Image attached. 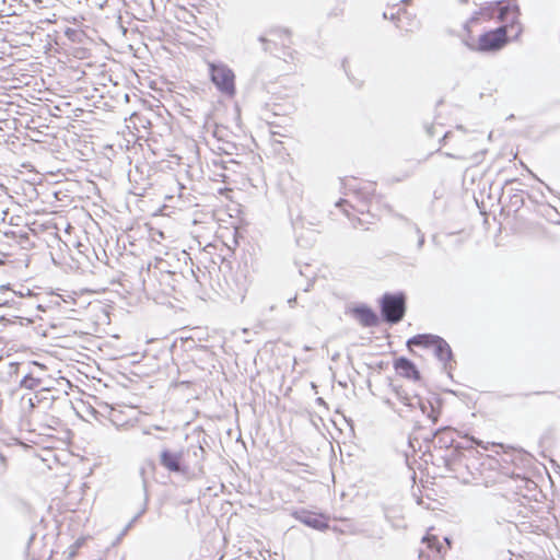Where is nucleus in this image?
Masks as SVG:
<instances>
[{
    "label": "nucleus",
    "mask_w": 560,
    "mask_h": 560,
    "mask_svg": "<svg viewBox=\"0 0 560 560\" xmlns=\"http://www.w3.org/2000/svg\"><path fill=\"white\" fill-rule=\"evenodd\" d=\"M35 398H37V396H35V397H28V398H27V400H26V401H27V405H28L30 409L35 408V406H36Z\"/></svg>",
    "instance_id": "nucleus-19"
},
{
    "label": "nucleus",
    "mask_w": 560,
    "mask_h": 560,
    "mask_svg": "<svg viewBox=\"0 0 560 560\" xmlns=\"http://www.w3.org/2000/svg\"><path fill=\"white\" fill-rule=\"evenodd\" d=\"M395 370L397 373L404 377L418 381L420 378V373L412 361L407 358L400 357L396 359L394 363Z\"/></svg>",
    "instance_id": "nucleus-6"
},
{
    "label": "nucleus",
    "mask_w": 560,
    "mask_h": 560,
    "mask_svg": "<svg viewBox=\"0 0 560 560\" xmlns=\"http://www.w3.org/2000/svg\"><path fill=\"white\" fill-rule=\"evenodd\" d=\"M288 303H289V305H290L291 307H293V306H294V304L296 303V296H294V298H292V299H289V300H288Z\"/></svg>",
    "instance_id": "nucleus-20"
},
{
    "label": "nucleus",
    "mask_w": 560,
    "mask_h": 560,
    "mask_svg": "<svg viewBox=\"0 0 560 560\" xmlns=\"http://www.w3.org/2000/svg\"><path fill=\"white\" fill-rule=\"evenodd\" d=\"M9 288L7 285H1V290H8Z\"/></svg>",
    "instance_id": "nucleus-28"
},
{
    "label": "nucleus",
    "mask_w": 560,
    "mask_h": 560,
    "mask_svg": "<svg viewBox=\"0 0 560 560\" xmlns=\"http://www.w3.org/2000/svg\"><path fill=\"white\" fill-rule=\"evenodd\" d=\"M433 349L435 357L444 363V369L447 370L450 368L448 363L453 359V352L450 345L439 336L436 341L433 343Z\"/></svg>",
    "instance_id": "nucleus-8"
},
{
    "label": "nucleus",
    "mask_w": 560,
    "mask_h": 560,
    "mask_svg": "<svg viewBox=\"0 0 560 560\" xmlns=\"http://www.w3.org/2000/svg\"><path fill=\"white\" fill-rule=\"evenodd\" d=\"M438 337L439 336L430 334L416 335L407 341V346L409 348L412 346L424 348L433 347V343L436 341Z\"/></svg>",
    "instance_id": "nucleus-10"
},
{
    "label": "nucleus",
    "mask_w": 560,
    "mask_h": 560,
    "mask_svg": "<svg viewBox=\"0 0 560 560\" xmlns=\"http://www.w3.org/2000/svg\"><path fill=\"white\" fill-rule=\"evenodd\" d=\"M176 277H178V275H177V273L166 271V272H163V273H162V281L167 282V284H168L172 289H174V288H175V285H174V283H173V282H175V281H176V279H175Z\"/></svg>",
    "instance_id": "nucleus-17"
},
{
    "label": "nucleus",
    "mask_w": 560,
    "mask_h": 560,
    "mask_svg": "<svg viewBox=\"0 0 560 560\" xmlns=\"http://www.w3.org/2000/svg\"><path fill=\"white\" fill-rule=\"evenodd\" d=\"M34 539H35V535H32L28 540V546H27L28 548L31 547V544L34 541Z\"/></svg>",
    "instance_id": "nucleus-23"
},
{
    "label": "nucleus",
    "mask_w": 560,
    "mask_h": 560,
    "mask_svg": "<svg viewBox=\"0 0 560 560\" xmlns=\"http://www.w3.org/2000/svg\"><path fill=\"white\" fill-rule=\"evenodd\" d=\"M259 40L262 42V43L267 42V39L265 37H262V36L259 38Z\"/></svg>",
    "instance_id": "nucleus-27"
},
{
    "label": "nucleus",
    "mask_w": 560,
    "mask_h": 560,
    "mask_svg": "<svg viewBox=\"0 0 560 560\" xmlns=\"http://www.w3.org/2000/svg\"><path fill=\"white\" fill-rule=\"evenodd\" d=\"M353 315L364 327H375L378 325V317L376 313L366 305L354 307Z\"/></svg>",
    "instance_id": "nucleus-7"
},
{
    "label": "nucleus",
    "mask_w": 560,
    "mask_h": 560,
    "mask_svg": "<svg viewBox=\"0 0 560 560\" xmlns=\"http://www.w3.org/2000/svg\"><path fill=\"white\" fill-rule=\"evenodd\" d=\"M132 523H133V522L131 521V522L128 524V526L126 527V529H125V530H122V534H126V530H127L128 528H130V526L132 525Z\"/></svg>",
    "instance_id": "nucleus-25"
},
{
    "label": "nucleus",
    "mask_w": 560,
    "mask_h": 560,
    "mask_svg": "<svg viewBox=\"0 0 560 560\" xmlns=\"http://www.w3.org/2000/svg\"><path fill=\"white\" fill-rule=\"evenodd\" d=\"M186 459L190 460V474L203 475V460L206 451L201 445H189L184 451Z\"/></svg>",
    "instance_id": "nucleus-5"
},
{
    "label": "nucleus",
    "mask_w": 560,
    "mask_h": 560,
    "mask_svg": "<svg viewBox=\"0 0 560 560\" xmlns=\"http://www.w3.org/2000/svg\"><path fill=\"white\" fill-rule=\"evenodd\" d=\"M145 512V508H143L140 513L138 515H136L132 520V522H135L141 514H143Z\"/></svg>",
    "instance_id": "nucleus-22"
},
{
    "label": "nucleus",
    "mask_w": 560,
    "mask_h": 560,
    "mask_svg": "<svg viewBox=\"0 0 560 560\" xmlns=\"http://www.w3.org/2000/svg\"><path fill=\"white\" fill-rule=\"evenodd\" d=\"M418 407L421 409L422 413L427 415L429 419L432 420L433 423H436L439 418V410L434 408L430 400L416 399Z\"/></svg>",
    "instance_id": "nucleus-12"
},
{
    "label": "nucleus",
    "mask_w": 560,
    "mask_h": 560,
    "mask_svg": "<svg viewBox=\"0 0 560 560\" xmlns=\"http://www.w3.org/2000/svg\"><path fill=\"white\" fill-rule=\"evenodd\" d=\"M406 313V298L404 293H386L381 300V314L388 324L399 323Z\"/></svg>",
    "instance_id": "nucleus-2"
},
{
    "label": "nucleus",
    "mask_w": 560,
    "mask_h": 560,
    "mask_svg": "<svg viewBox=\"0 0 560 560\" xmlns=\"http://www.w3.org/2000/svg\"><path fill=\"white\" fill-rule=\"evenodd\" d=\"M418 407L421 409L422 413L427 415L429 419L432 420L433 423H436L439 418V410L434 408L430 400L416 399Z\"/></svg>",
    "instance_id": "nucleus-11"
},
{
    "label": "nucleus",
    "mask_w": 560,
    "mask_h": 560,
    "mask_svg": "<svg viewBox=\"0 0 560 560\" xmlns=\"http://www.w3.org/2000/svg\"><path fill=\"white\" fill-rule=\"evenodd\" d=\"M399 218L408 222V220L404 215H399Z\"/></svg>",
    "instance_id": "nucleus-30"
},
{
    "label": "nucleus",
    "mask_w": 560,
    "mask_h": 560,
    "mask_svg": "<svg viewBox=\"0 0 560 560\" xmlns=\"http://www.w3.org/2000/svg\"><path fill=\"white\" fill-rule=\"evenodd\" d=\"M160 465L173 474L190 475V460L186 459L183 450L163 448L160 453Z\"/></svg>",
    "instance_id": "nucleus-4"
},
{
    "label": "nucleus",
    "mask_w": 560,
    "mask_h": 560,
    "mask_svg": "<svg viewBox=\"0 0 560 560\" xmlns=\"http://www.w3.org/2000/svg\"><path fill=\"white\" fill-rule=\"evenodd\" d=\"M42 384V380L26 374L20 382V386L26 389H36Z\"/></svg>",
    "instance_id": "nucleus-14"
},
{
    "label": "nucleus",
    "mask_w": 560,
    "mask_h": 560,
    "mask_svg": "<svg viewBox=\"0 0 560 560\" xmlns=\"http://www.w3.org/2000/svg\"><path fill=\"white\" fill-rule=\"evenodd\" d=\"M65 35L72 42H81L83 33L74 28H67Z\"/></svg>",
    "instance_id": "nucleus-16"
},
{
    "label": "nucleus",
    "mask_w": 560,
    "mask_h": 560,
    "mask_svg": "<svg viewBox=\"0 0 560 560\" xmlns=\"http://www.w3.org/2000/svg\"><path fill=\"white\" fill-rule=\"evenodd\" d=\"M296 517L303 524H305L312 528H315V529H322V528L327 527V525L320 518H318L315 515H312L310 513H306V512H302V514L298 515Z\"/></svg>",
    "instance_id": "nucleus-13"
},
{
    "label": "nucleus",
    "mask_w": 560,
    "mask_h": 560,
    "mask_svg": "<svg viewBox=\"0 0 560 560\" xmlns=\"http://www.w3.org/2000/svg\"><path fill=\"white\" fill-rule=\"evenodd\" d=\"M0 460L2 464H4V462H5V457L2 454H0Z\"/></svg>",
    "instance_id": "nucleus-26"
},
{
    "label": "nucleus",
    "mask_w": 560,
    "mask_h": 560,
    "mask_svg": "<svg viewBox=\"0 0 560 560\" xmlns=\"http://www.w3.org/2000/svg\"><path fill=\"white\" fill-rule=\"evenodd\" d=\"M431 129H432V128H429V129H428V132H429V135H430V136H433V133H432Z\"/></svg>",
    "instance_id": "nucleus-29"
},
{
    "label": "nucleus",
    "mask_w": 560,
    "mask_h": 560,
    "mask_svg": "<svg viewBox=\"0 0 560 560\" xmlns=\"http://www.w3.org/2000/svg\"><path fill=\"white\" fill-rule=\"evenodd\" d=\"M518 12L515 8H511L510 5H502L500 3L492 4L488 8L481 9V11L474 15L466 24L469 27L471 24L476 23L479 20L486 19H497L500 22L504 23L497 27L495 30H491L485 32L479 36V46L478 49L481 51H495L501 49L508 42L506 31L508 24H513L517 20Z\"/></svg>",
    "instance_id": "nucleus-1"
},
{
    "label": "nucleus",
    "mask_w": 560,
    "mask_h": 560,
    "mask_svg": "<svg viewBox=\"0 0 560 560\" xmlns=\"http://www.w3.org/2000/svg\"><path fill=\"white\" fill-rule=\"evenodd\" d=\"M455 431L451 428H441L438 429L430 439L431 442L439 444L440 447H451L455 441L454 439Z\"/></svg>",
    "instance_id": "nucleus-9"
},
{
    "label": "nucleus",
    "mask_w": 560,
    "mask_h": 560,
    "mask_svg": "<svg viewBox=\"0 0 560 560\" xmlns=\"http://www.w3.org/2000/svg\"><path fill=\"white\" fill-rule=\"evenodd\" d=\"M346 203H347V200L340 199V200L336 203V206H337V207H341L342 205H346Z\"/></svg>",
    "instance_id": "nucleus-21"
},
{
    "label": "nucleus",
    "mask_w": 560,
    "mask_h": 560,
    "mask_svg": "<svg viewBox=\"0 0 560 560\" xmlns=\"http://www.w3.org/2000/svg\"><path fill=\"white\" fill-rule=\"evenodd\" d=\"M153 429H154V430H159V431L165 430L164 428H162V427H160V425H153Z\"/></svg>",
    "instance_id": "nucleus-24"
},
{
    "label": "nucleus",
    "mask_w": 560,
    "mask_h": 560,
    "mask_svg": "<svg viewBox=\"0 0 560 560\" xmlns=\"http://www.w3.org/2000/svg\"><path fill=\"white\" fill-rule=\"evenodd\" d=\"M413 231H415V234L417 236V240H418V249H421L423 244H424V234L421 232V230L419 229V226L417 224H411Z\"/></svg>",
    "instance_id": "nucleus-18"
},
{
    "label": "nucleus",
    "mask_w": 560,
    "mask_h": 560,
    "mask_svg": "<svg viewBox=\"0 0 560 560\" xmlns=\"http://www.w3.org/2000/svg\"><path fill=\"white\" fill-rule=\"evenodd\" d=\"M397 398L404 402L406 406L415 408L417 405L416 399H421L418 396L410 397L404 389H396Z\"/></svg>",
    "instance_id": "nucleus-15"
},
{
    "label": "nucleus",
    "mask_w": 560,
    "mask_h": 560,
    "mask_svg": "<svg viewBox=\"0 0 560 560\" xmlns=\"http://www.w3.org/2000/svg\"><path fill=\"white\" fill-rule=\"evenodd\" d=\"M209 72L212 83L221 93L229 96L235 94V75L231 68L222 62H209Z\"/></svg>",
    "instance_id": "nucleus-3"
}]
</instances>
